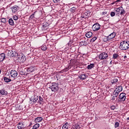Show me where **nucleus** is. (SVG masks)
Masks as SVG:
<instances>
[{
	"label": "nucleus",
	"mask_w": 129,
	"mask_h": 129,
	"mask_svg": "<svg viewBox=\"0 0 129 129\" xmlns=\"http://www.w3.org/2000/svg\"><path fill=\"white\" fill-rule=\"evenodd\" d=\"M119 48L123 50H125L129 49V40H124L120 42Z\"/></svg>",
	"instance_id": "nucleus-1"
},
{
	"label": "nucleus",
	"mask_w": 129,
	"mask_h": 129,
	"mask_svg": "<svg viewBox=\"0 0 129 129\" xmlns=\"http://www.w3.org/2000/svg\"><path fill=\"white\" fill-rule=\"evenodd\" d=\"M49 88L51 90V91L56 92L59 90V85L57 83H52L51 85L50 86Z\"/></svg>",
	"instance_id": "nucleus-2"
},
{
	"label": "nucleus",
	"mask_w": 129,
	"mask_h": 129,
	"mask_svg": "<svg viewBox=\"0 0 129 129\" xmlns=\"http://www.w3.org/2000/svg\"><path fill=\"white\" fill-rule=\"evenodd\" d=\"M38 99H39V97L36 95H34L32 96L30 99V101H31V104H34V103H36V102H38Z\"/></svg>",
	"instance_id": "nucleus-3"
},
{
	"label": "nucleus",
	"mask_w": 129,
	"mask_h": 129,
	"mask_svg": "<svg viewBox=\"0 0 129 129\" xmlns=\"http://www.w3.org/2000/svg\"><path fill=\"white\" fill-rule=\"evenodd\" d=\"M116 35V34H115V32H113L111 33L110 35H109L107 37L105 41H111V40L114 39L115 38V36Z\"/></svg>",
	"instance_id": "nucleus-4"
},
{
	"label": "nucleus",
	"mask_w": 129,
	"mask_h": 129,
	"mask_svg": "<svg viewBox=\"0 0 129 129\" xmlns=\"http://www.w3.org/2000/svg\"><path fill=\"white\" fill-rule=\"evenodd\" d=\"M108 57V54L106 52H102L99 55V59L100 60H104Z\"/></svg>",
	"instance_id": "nucleus-5"
},
{
	"label": "nucleus",
	"mask_w": 129,
	"mask_h": 129,
	"mask_svg": "<svg viewBox=\"0 0 129 129\" xmlns=\"http://www.w3.org/2000/svg\"><path fill=\"white\" fill-rule=\"evenodd\" d=\"M99 29H100V25L98 23H95L92 26L93 31H98Z\"/></svg>",
	"instance_id": "nucleus-6"
},
{
	"label": "nucleus",
	"mask_w": 129,
	"mask_h": 129,
	"mask_svg": "<svg viewBox=\"0 0 129 129\" xmlns=\"http://www.w3.org/2000/svg\"><path fill=\"white\" fill-rule=\"evenodd\" d=\"M125 98V93H121L119 95V99L120 100V101H124Z\"/></svg>",
	"instance_id": "nucleus-7"
},
{
	"label": "nucleus",
	"mask_w": 129,
	"mask_h": 129,
	"mask_svg": "<svg viewBox=\"0 0 129 129\" xmlns=\"http://www.w3.org/2000/svg\"><path fill=\"white\" fill-rule=\"evenodd\" d=\"M10 75L11 77H13V78H16V77L18 76V72L15 70H12L10 72Z\"/></svg>",
	"instance_id": "nucleus-8"
},
{
	"label": "nucleus",
	"mask_w": 129,
	"mask_h": 129,
	"mask_svg": "<svg viewBox=\"0 0 129 129\" xmlns=\"http://www.w3.org/2000/svg\"><path fill=\"white\" fill-rule=\"evenodd\" d=\"M35 70H37L36 67H30L27 69V72L30 73L34 72V71H35Z\"/></svg>",
	"instance_id": "nucleus-9"
},
{
	"label": "nucleus",
	"mask_w": 129,
	"mask_h": 129,
	"mask_svg": "<svg viewBox=\"0 0 129 129\" xmlns=\"http://www.w3.org/2000/svg\"><path fill=\"white\" fill-rule=\"evenodd\" d=\"M17 127L19 129L24 128L25 127V124L24 123L20 122L17 124Z\"/></svg>",
	"instance_id": "nucleus-10"
},
{
	"label": "nucleus",
	"mask_w": 129,
	"mask_h": 129,
	"mask_svg": "<svg viewBox=\"0 0 129 129\" xmlns=\"http://www.w3.org/2000/svg\"><path fill=\"white\" fill-rule=\"evenodd\" d=\"M5 59H6V54L4 53H1L0 54V62H3Z\"/></svg>",
	"instance_id": "nucleus-11"
},
{
	"label": "nucleus",
	"mask_w": 129,
	"mask_h": 129,
	"mask_svg": "<svg viewBox=\"0 0 129 129\" xmlns=\"http://www.w3.org/2000/svg\"><path fill=\"white\" fill-rule=\"evenodd\" d=\"M39 100L37 101L38 103H39V104H44V99L42 98L41 96H39L38 97Z\"/></svg>",
	"instance_id": "nucleus-12"
},
{
	"label": "nucleus",
	"mask_w": 129,
	"mask_h": 129,
	"mask_svg": "<svg viewBox=\"0 0 129 129\" xmlns=\"http://www.w3.org/2000/svg\"><path fill=\"white\" fill-rule=\"evenodd\" d=\"M43 120V117H37L35 119V122H41Z\"/></svg>",
	"instance_id": "nucleus-13"
},
{
	"label": "nucleus",
	"mask_w": 129,
	"mask_h": 129,
	"mask_svg": "<svg viewBox=\"0 0 129 129\" xmlns=\"http://www.w3.org/2000/svg\"><path fill=\"white\" fill-rule=\"evenodd\" d=\"M0 94H1V95H7L8 92L6 91V90L2 89L0 90Z\"/></svg>",
	"instance_id": "nucleus-14"
},
{
	"label": "nucleus",
	"mask_w": 129,
	"mask_h": 129,
	"mask_svg": "<svg viewBox=\"0 0 129 129\" xmlns=\"http://www.w3.org/2000/svg\"><path fill=\"white\" fill-rule=\"evenodd\" d=\"M19 8V6L16 7V6H13V7L11 8L12 11L13 13H16V12H18V8Z\"/></svg>",
	"instance_id": "nucleus-15"
},
{
	"label": "nucleus",
	"mask_w": 129,
	"mask_h": 129,
	"mask_svg": "<svg viewBox=\"0 0 129 129\" xmlns=\"http://www.w3.org/2000/svg\"><path fill=\"white\" fill-rule=\"evenodd\" d=\"M19 61H21V62H25L26 61V56L23 55H21V58H19Z\"/></svg>",
	"instance_id": "nucleus-16"
},
{
	"label": "nucleus",
	"mask_w": 129,
	"mask_h": 129,
	"mask_svg": "<svg viewBox=\"0 0 129 129\" xmlns=\"http://www.w3.org/2000/svg\"><path fill=\"white\" fill-rule=\"evenodd\" d=\"M79 78L82 80H84L85 79H86V74H83L79 76Z\"/></svg>",
	"instance_id": "nucleus-17"
},
{
	"label": "nucleus",
	"mask_w": 129,
	"mask_h": 129,
	"mask_svg": "<svg viewBox=\"0 0 129 129\" xmlns=\"http://www.w3.org/2000/svg\"><path fill=\"white\" fill-rule=\"evenodd\" d=\"M4 80L5 82H6V83H9V82H11V81H12V79H10L9 78L6 77H5L4 78Z\"/></svg>",
	"instance_id": "nucleus-18"
},
{
	"label": "nucleus",
	"mask_w": 129,
	"mask_h": 129,
	"mask_svg": "<svg viewBox=\"0 0 129 129\" xmlns=\"http://www.w3.org/2000/svg\"><path fill=\"white\" fill-rule=\"evenodd\" d=\"M9 23L11 26H15V22H14V20H13L12 18L9 19Z\"/></svg>",
	"instance_id": "nucleus-19"
},
{
	"label": "nucleus",
	"mask_w": 129,
	"mask_h": 129,
	"mask_svg": "<svg viewBox=\"0 0 129 129\" xmlns=\"http://www.w3.org/2000/svg\"><path fill=\"white\" fill-rule=\"evenodd\" d=\"M48 27H49V23H47V22H44L43 24H42V28L43 29H47Z\"/></svg>",
	"instance_id": "nucleus-20"
},
{
	"label": "nucleus",
	"mask_w": 129,
	"mask_h": 129,
	"mask_svg": "<svg viewBox=\"0 0 129 129\" xmlns=\"http://www.w3.org/2000/svg\"><path fill=\"white\" fill-rule=\"evenodd\" d=\"M17 56H18V53L15 51L12 50V54H11V57H17Z\"/></svg>",
	"instance_id": "nucleus-21"
},
{
	"label": "nucleus",
	"mask_w": 129,
	"mask_h": 129,
	"mask_svg": "<svg viewBox=\"0 0 129 129\" xmlns=\"http://www.w3.org/2000/svg\"><path fill=\"white\" fill-rule=\"evenodd\" d=\"M118 80L116 78H114L113 80L111 81V83L110 84V85H112V84H115L116 82H117Z\"/></svg>",
	"instance_id": "nucleus-22"
},
{
	"label": "nucleus",
	"mask_w": 129,
	"mask_h": 129,
	"mask_svg": "<svg viewBox=\"0 0 129 129\" xmlns=\"http://www.w3.org/2000/svg\"><path fill=\"white\" fill-rule=\"evenodd\" d=\"M69 127V123L68 122H66L62 127V129H68Z\"/></svg>",
	"instance_id": "nucleus-23"
},
{
	"label": "nucleus",
	"mask_w": 129,
	"mask_h": 129,
	"mask_svg": "<svg viewBox=\"0 0 129 129\" xmlns=\"http://www.w3.org/2000/svg\"><path fill=\"white\" fill-rule=\"evenodd\" d=\"M121 9H122V7H119V8H118L116 9V15H118L119 14V13H120V11L121 10Z\"/></svg>",
	"instance_id": "nucleus-24"
},
{
	"label": "nucleus",
	"mask_w": 129,
	"mask_h": 129,
	"mask_svg": "<svg viewBox=\"0 0 129 129\" xmlns=\"http://www.w3.org/2000/svg\"><path fill=\"white\" fill-rule=\"evenodd\" d=\"M115 90L118 92H121V91H122V87L119 86L115 89Z\"/></svg>",
	"instance_id": "nucleus-25"
},
{
	"label": "nucleus",
	"mask_w": 129,
	"mask_h": 129,
	"mask_svg": "<svg viewBox=\"0 0 129 129\" xmlns=\"http://www.w3.org/2000/svg\"><path fill=\"white\" fill-rule=\"evenodd\" d=\"M92 36V32H89L86 34V37L87 38H90Z\"/></svg>",
	"instance_id": "nucleus-26"
},
{
	"label": "nucleus",
	"mask_w": 129,
	"mask_h": 129,
	"mask_svg": "<svg viewBox=\"0 0 129 129\" xmlns=\"http://www.w3.org/2000/svg\"><path fill=\"white\" fill-rule=\"evenodd\" d=\"M119 94V92L116 91V90H115L113 92V95L115 96V97H117Z\"/></svg>",
	"instance_id": "nucleus-27"
},
{
	"label": "nucleus",
	"mask_w": 129,
	"mask_h": 129,
	"mask_svg": "<svg viewBox=\"0 0 129 129\" xmlns=\"http://www.w3.org/2000/svg\"><path fill=\"white\" fill-rule=\"evenodd\" d=\"M38 127H40V124L36 123L34 125H33L32 129H37Z\"/></svg>",
	"instance_id": "nucleus-28"
},
{
	"label": "nucleus",
	"mask_w": 129,
	"mask_h": 129,
	"mask_svg": "<svg viewBox=\"0 0 129 129\" xmlns=\"http://www.w3.org/2000/svg\"><path fill=\"white\" fill-rule=\"evenodd\" d=\"M12 50H8L7 51H6V54H7V55L9 56V57H12Z\"/></svg>",
	"instance_id": "nucleus-29"
},
{
	"label": "nucleus",
	"mask_w": 129,
	"mask_h": 129,
	"mask_svg": "<svg viewBox=\"0 0 129 129\" xmlns=\"http://www.w3.org/2000/svg\"><path fill=\"white\" fill-rule=\"evenodd\" d=\"M76 10H77V8L75 7H74L70 9V11L72 13H75V12H76Z\"/></svg>",
	"instance_id": "nucleus-30"
},
{
	"label": "nucleus",
	"mask_w": 129,
	"mask_h": 129,
	"mask_svg": "<svg viewBox=\"0 0 129 129\" xmlns=\"http://www.w3.org/2000/svg\"><path fill=\"white\" fill-rule=\"evenodd\" d=\"M1 23H3L4 24H7V19L3 18L1 19Z\"/></svg>",
	"instance_id": "nucleus-31"
},
{
	"label": "nucleus",
	"mask_w": 129,
	"mask_h": 129,
	"mask_svg": "<svg viewBox=\"0 0 129 129\" xmlns=\"http://www.w3.org/2000/svg\"><path fill=\"white\" fill-rule=\"evenodd\" d=\"M125 13V10H124L123 8L122 7L120 12V14L121 16H122V15H124Z\"/></svg>",
	"instance_id": "nucleus-32"
},
{
	"label": "nucleus",
	"mask_w": 129,
	"mask_h": 129,
	"mask_svg": "<svg viewBox=\"0 0 129 129\" xmlns=\"http://www.w3.org/2000/svg\"><path fill=\"white\" fill-rule=\"evenodd\" d=\"M93 67H94V63H91L90 65L88 66L87 68H88V69L90 70L92 68H93Z\"/></svg>",
	"instance_id": "nucleus-33"
},
{
	"label": "nucleus",
	"mask_w": 129,
	"mask_h": 129,
	"mask_svg": "<svg viewBox=\"0 0 129 129\" xmlns=\"http://www.w3.org/2000/svg\"><path fill=\"white\" fill-rule=\"evenodd\" d=\"M118 54H117V53H114L113 54V57H112V58H113V59H117V58H118Z\"/></svg>",
	"instance_id": "nucleus-34"
},
{
	"label": "nucleus",
	"mask_w": 129,
	"mask_h": 129,
	"mask_svg": "<svg viewBox=\"0 0 129 129\" xmlns=\"http://www.w3.org/2000/svg\"><path fill=\"white\" fill-rule=\"evenodd\" d=\"M96 40H97V37H93L90 40V43H93V42H94Z\"/></svg>",
	"instance_id": "nucleus-35"
},
{
	"label": "nucleus",
	"mask_w": 129,
	"mask_h": 129,
	"mask_svg": "<svg viewBox=\"0 0 129 129\" xmlns=\"http://www.w3.org/2000/svg\"><path fill=\"white\" fill-rule=\"evenodd\" d=\"M41 50H42V51H46V50H47V46L45 45H42L41 46Z\"/></svg>",
	"instance_id": "nucleus-36"
},
{
	"label": "nucleus",
	"mask_w": 129,
	"mask_h": 129,
	"mask_svg": "<svg viewBox=\"0 0 129 129\" xmlns=\"http://www.w3.org/2000/svg\"><path fill=\"white\" fill-rule=\"evenodd\" d=\"M118 126H119V123L118 122H115V124H114L115 128H117V127H118Z\"/></svg>",
	"instance_id": "nucleus-37"
},
{
	"label": "nucleus",
	"mask_w": 129,
	"mask_h": 129,
	"mask_svg": "<svg viewBox=\"0 0 129 129\" xmlns=\"http://www.w3.org/2000/svg\"><path fill=\"white\" fill-rule=\"evenodd\" d=\"M81 43L82 44L83 46H87L88 43L86 41H82Z\"/></svg>",
	"instance_id": "nucleus-38"
},
{
	"label": "nucleus",
	"mask_w": 129,
	"mask_h": 129,
	"mask_svg": "<svg viewBox=\"0 0 129 129\" xmlns=\"http://www.w3.org/2000/svg\"><path fill=\"white\" fill-rule=\"evenodd\" d=\"M13 20H14V21H18V19H19V18L17 16H14L13 17Z\"/></svg>",
	"instance_id": "nucleus-39"
},
{
	"label": "nucleus",
	"mask_w": 129,
	"mask_h": 129,
	"mask_svg": "<svg viewBox=\"0 0 129 129\" xmlns=\"http://www.w3.org/2000/svg\"><path fill=\"white\" fill-rule=\"evenodd\" d=\"M110 16L111 17H114V16H115V13H114V12H111L110 13Z\"/></svg>",
	"instance_id": "nucleus-40"
},
{
	"label": "nucleus",
	"mask_w": 129,
	"mask_h": 129,
	"mask_svg": "<svg viewBox=\"0 0 129 129\" xmlns=\"http://www.w3.org/2000/svg\"><path fill=\"white\" fill-rule=\"evenodd\" d=\"M88 13H89V11H87V12H86L84 13V15L86 17H87H87H88V16L87 15H88Z\"/></svg>",
	"instance_id": "nucleus-41"
},
{
	"label": "nucleus",
	"mask_w": 129,
	"mask_h": 129,
	"mask_svg": "<svg viewBox=\"0 0 129 129\" xmlns=\"http://www.w3.org/2000/svg\"><path fill=\"white\" fill-rule=\"evenodd\" d=\"M110 108L112 110H114L115 108V106L114 105H112L110 107Z\"/></svg>",
	"instance_id": "nucleus-42"
},
{
	"label": "nucleus",
	"mask_w": 129,
	"mask_h": 129,
	"mask_svg": "<svg viewBox=\"0 0 129 129\" xmlns=\"http://www.w3.org/2000/svg\"><path fill=\"white\" fill-rule=\"evenodd\" d=\"M117 97H115V96H113L111 98V100L112 101H114V100H115V98H116Z\"/></svg>",
	"instance_id": "nucleus-43"
},
{
	"label": "nucleus",
	"mask_w": 129,
	"mask_h": 129,
	"mask_svg": "<svg viewBox=\"0 0 129 129\" xmlns=\"http://www.w3.org/2000/svg\"><path fill=\"white\" fill-rule=\"evenodd\" d=\"M34 17V14H32L29 17V20H32V19H33Z\"/></svg>",
	"instance_id": "nucleus-44"
},
{
	"label": "nucleus",
	"mask_w": 129,
	"mask_h": 129,
	"mask_svg": "<svg viewBox=\"0 0 129 129\" xmlns=\"http://www.w3.org/2000/svg\"><path fill=\"white\" fill-rule=\"evenodd\" d=\"M81 18H82V19H86V18H87V17H86L85 15H84L83 14V15H82L81 16Z\"/></svg>",
	"instance_id": "nucleus-45"
},
{
	"label": "nucleus",
	"mask_w": 129,
	"mask_h": 129,
	"mask_svg": "<svg viewBox=\"0 0 129 129\" xmlns=\"http://www.w3.org/2000/svg\"><path fill=\"white\" fill-rule=\"evenodd\" d=\"M20 75H25V72H24L23 71H20Z\"/></svg>",
	"instance_id": "nucleus-46"
},
{
	"label": "nucleus",
	"mask_w": 129,
	"mask_h": 129,
	"mask_svg": "<svg viewBox=\"0 0 129 129\" xmlns=\"http://www.w3.org/2000/svg\"><path fill=\"white\" fill-rule=\"evenodd\" d=\"M75 126H76V129L79 128V124H75Z\"/></svg>",
	"instance_id": "nucleus-47"
},
{
	"label": "nucleus",
	"mask_w": 129,
	"mask_h": 129,
	"mask_svg": "<svg viewBox=\"0 0 129 129\" xmlns=\"http://www.w3.org/2000/svg\"><path fill=\"white\" fill-rule=\"evenodd\" d=\"M17 58V60H18V61H20V58H21V55H19L18 54V56H16Z\"/></svg>",
	"instance_id": "nucleus-48"
},
{
	"label": "nucleus",
	"mask_w": 129,
	"mask_h": 129,
	"mask_svg": "<svg viewBox=\"0 0 129 129\" xmlns=\"http://www.w3.org/2000/svg\"><path fill=\"white\" fill-rule=\"evenodd\" d=\"M54 3H58V2H60V0H53Z\"/></svg>",
	"instance_id": "nucleus-49"
},
{
	"label": "nucleus",
	"mask_w": 129,
	"mask_h": 129,
	"mask_svg": "<svg viewBox=\"0 0 129 129\" xmlns=\"http://www.w3.org/2000/svg\"><path fill=\"white\" fill-rule=\"evenodd\" d=\"M107 14V12H102L103 16H105V15H106Z\"/></svg>",
	"instance_id": "nucleus-50"
},
{
	"label": "nucleus",
	"mask_w": 129,
	"mask_h": 129,
	"mask_svg": "<svg viewBox=\"0 0 129 129\" xmlns=\"http://www.w3.org/2000/svg\"><path fill=\"white\" fill-rule=\"evenodd\" d=\"M72 128V129H76V127L75 126V125H73Z\"/></svg>",
	"instance_id": "nucleus-51"
},
{
	"label": "nucleus",
	"mask_w": 129,
	"mask_h": 129,
	"mask_svg": "<svg viewBox=\"0 0 129 129\" xmlns=\"http://www.w3.org/2000/svg\"><path fill=\"white\" fill-rule=\"evenodd\" d=\"M121 2V0H117L115 1V3H120Z\"/></svg>",
	"instance_id": "nucleus-52"
},
{
	"label": "nucleus",
	"mask_w": 129,
	"mask_h": 129,
	"mask_svg": "<svg viewBox=\"0 0 129 129\" xmlns=\"http://www.w3.org/2000/svg\"><path fill=\"white\" fill-rule=\"evenodd\" d=\"M126 57H127L125 55V56H124L123 58H124V59H126Z\"/></svg>",
	"instance_id": "nucleus-53"
},
{
	"label": "nucleus",
	"mask_w": 129,
	"mask_h": 129,
	"mask_svg": "<svg viewBox=\"0 0 129 129\" xmlns=\"http://www.w3.org/2000/svg\"><path fill=\"white\" fill-rule=\"evenodd\" d=\"M37 11H35V12H34V13L33 14V15H34V16H35V14H36V12Z\"/></svg>",
	"instance_id": "nucleus-54"
},
{
	"label": "nucleus",
	"mask_w": 129,
	"mask_h": 129,
	"mask_svg": "<svg viewBox=\"0 0 129 129\" xmlns=\"http://www.w3.org/2000/svg\"><path fill=\"white\" fill-rule=\"evenodd\" d=\"M104 42H107V41H106V39H104Z\"/></svg>",
	"instance_id": "nucleus-55"
},
{
	"label": "nucleus",
	"mask_w": 129,
	"mask_h": 129,
	"mask_svg": "<svg viewBox=\"0 0 129 129\" xmlns=\"http://www.w3.org/2000/svg\"><path fill=\"white\" fill-rule=\"evenodd\" d=\"M32 124H33V123H32V122H30L29 125H32Z\"/></svg>",
	"instance_id": "nucleus-56"
},
{
	"label": "nucleus",
	"mask_w": 129,
	"mask_h": 129,
	"mask_svg": "<svg viewBox=\"0 0 129 129\" xmlns=\"http://www.w3.org/2000/svg\"><path fill=\"white\" fill-rule=\"evenodd\" d=\"M127 120H129V117L126 118Z\"/></svg>",
	"instance_id": "nucleus-57"
},
{
	"label": "nucleus",
	"mask_w": 129,
	"mask_h": 129,
	"mask_svg": "<svg viewBox=\"0 0 129 129\" xmlns=\"http://www.w3.org/2000/svg\"><path fill=\"white\" fill-rule=\"evenodd\" d=\"M112 61H111L110 62V64H112Z\"/></svg>",
	"instance_id": "nucleus-58"
},
{
	"label": "nucleus",
	"mask_w": 129,
	"mask_h": 129,
	"mask_svg": "<svg viewBox=\"0 0 129 129\" xmlns=\"http://www.w3.org/2000/svg\"><path fill=\"white\" fill-rule=\"evenodd\" d=\"M1 73H2V71L0 70V74H1Z\"/></svg>",
	"instance_id": "nucleus-59"
},
{
	"label": "nucleus",
	"mask_w": 129,
	"mask_h": 129,
	"mask_svg": "<svg viewBox=\"0 0 129 129\" xmlns=\"http://www.w3.org/2000/svg\"><path fill=\"white\" fill-rule=\"evenodd\" d=\"M109 19L107 20V22H108Z\"/></svg>",
	"instance_id": "nucleus-60"
},
{
	"label": "nucleus",
	"mask_w": 129,
	"mask_h": 129,
	"mask_svg": "<svg viewBox=\"0 0 129 129\" xmlns=\"http://www.w3.org/2000/svg\"><path fill=\"white\" fill-rule=\"evenodd\" d=\"M0 86H2V84L0 83Z\"/></svg>",
	"instance_id": "nucleus-61"
},
{
	"label": "nucleus",
	"mask_w": 129,
	"mask_h": 129,
	"mask_svg": "<svg viewBox=\"0 0 129 129\" xmlns=\"http://www.w3.org/2000/svg\"><path fill=\"white\" fill-rule=\"evenodd\" d=\"M113 4H114V3H112V5H113Z\"/></svg>",
	"instance_id": "nucleus-62"
},
{
	"label": "nucleus",
	"mask_w": 129,
	"mask_h": 129,
	"mask_svg": "<svg viewBox=\"0 0 129 129\" xmlns=\"http://www.w3.org/2000/svg\"><path fill=\"white\" fill-rule=\"evenodd\" d=\"M0 83L2 84V82H0Z\"/></svg>",
	"instance_id": "nucleus-63"
}]
</instances>
